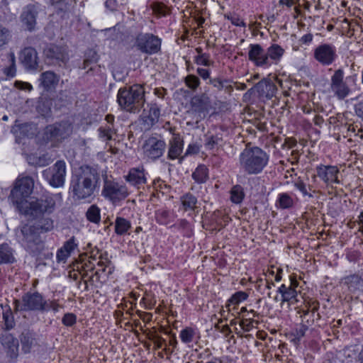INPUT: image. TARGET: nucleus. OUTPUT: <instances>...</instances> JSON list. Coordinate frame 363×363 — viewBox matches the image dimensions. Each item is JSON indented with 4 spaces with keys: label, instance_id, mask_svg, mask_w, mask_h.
Segmentation results:
<instances>
[{
    "label": "nucleus",
    "instance_id": "a878e982",
    "mask_svg": "<svg viewBox=\"0 0 363 363\" xmlns=\"http://www.w3.org/2000/svg\"><path fill=\"white\" fill-rule=\"evenodd\" d=\"M15 261L13 249L7 243L0 245V264H10Z\"/></svg>",
    "mask_w": 363,
    "mask_h": 363
},
{
    "label": "nucleus",
    "instance_id": "f03ea898",
    "mask_svg": "<svg viewBox=\"0 0 363 363\" xmlns=\"http://www.w3.org/2000/svg\"><path fill=\"white\" fill-rule=\"evenodd\" d=\"M267 154L258 147L245 148L240 156V164L242 169L249 174L260 173L267 164Z\"/></svg>",
    "mask_w": 363,
    "mask_h": 363
},
{
    "label": "nucleus",
    "instance_id": "bb28decb",
    "mask_svg": "<svg viewBox=\"0 0 363 363\" xmlns=\"http://www.w3.org/2000/svg\"><path fill=\"white\" fill-rule=\"evenodd\" d=\"M41 84L46 89H50L57 84L60 77L52 71L45 72L40 76Z\"/></svg>",
    "mask_w": 363,
    "mask_h": 363
},
{
    "label": "nucleus",
    "instance_id": "a18cd8bd",
    "mask_svg": "<svg viewBox=\"0 0 363 363\" xmlns=\"http://www.w3.org/2000/svg\"><path fill=\"white\" fill-rule=\"evenodd\" d=\"M185 83L189 88L195 90L199 86L200 81L196 76L189 74L185 77Z\"/></svg>",
    "mask_w": 363,
    "mask_h": 363
},
{
    "label": "nucleus",
    "instance_id": "cd10ccee",
    "mask_svg": "<svg viewBox=\"0 0 363 363\" xmlns=\"http://www.w3.org/2000/svg\"><path fill=\"white\" fill-rule=\"evenodd\" d=\"M344 283L348 286L350 291H354L360 287H363V279L357 274L345 277Z\"/></svg>",
    "mask_w": 363,
    "mask_h": 363
},
{
    "label": "nucleus",
    "instance_id": "f8f14e48",
    "mask_svg": "<svg viewBox=\"0 0 363 363\" xmlns=\"http://www.w3.org/2000/svg\"><path fill=\"white\" fill-rule=\"evenodd\" d=\"M72 125L67 121L55 123L46 128L45 134L48 139L62 141L72 133Z\"/></svg>",
    "mask_w": 363,
    "mask_h": 363
},
{
    "label": "nucleus",
    "instance_id": "8fccbe9b",
    "mask_svg": "<svg viewBox=\"0 0 363 363\" xmlns=\"http://www.w3.org/2000/svg\"><path fill=\"white\" fill-rule=\"evenodd\" d=\"M308 308L310 309V315L312 316V318H316L317 320L320 319V315L319 313H315L319 308V303L316 301H312L308 303Z\"/></svg>",
    "mask_w": 363,
    "mask_h": 363
},
{
    "label": "nucleus",
    "instance_id": "6ab92c4d",
    "mask_svg": "<svg viewBox=\"0 0 363 363\" xmlns=\"http://www.w3.org/2000/svg\"><path fill=\"white\" fill-rule=\"evenodd\" d=\"M249 60L254 62L257 66L268 65V55L259 44H251L248 53Z\"/></svg>",
    "mask_w": 363,
    "mask_h": 363
},
{
    "label": "nucleus",
    "instance_id": "7ed1b4c3",
    "mask_svg": "<svg viewBox=\"0 0 363 363\" xmlns=\"http://www.w3.org/2000/svg\"><path fill=\"white\" fill-rule=\"evenodd\" d=\"M117 101L119 106L129 112H138L145 103L144 88L139 84L121 88L118 92Z\"/></svg>",
    "mask_w": 363,
    "mask_h": 363
},
{
    "label": "nucleus",
    "instance_id": "79ce46f5",
    "mask_svg": "<svg viewBox=\"0 0 363 363\" xmlns=\"http://www.w3.org/2000/svg\"><path fill=\"white\" fill-rule=\"evenodd\" d=\"M297 291L295 289H294L291 286H290V288L287 291V292H285V294L281 298V302L288 301L291 303H295L298 301V299L297 298Z\"/></svg>",
    "mask_w": 363,
    "mask_h": 363
},
{
    "label": "nucleus",
    "instance_id": "9b49d317",
    "mask_svg": "<svg viewBox=\"0 0 363 363\" xmlns=\"http://www.w3.org/2000/svg\"><path fill=\"white\" fill-rule=\"evenodd\" d=\"M160 39L152 34L140 33L135 38V46L142 52L156 53L160 48Z\"/></svg>",
    "mask_w": 363,
    "mask_h": 363
},
{
    "label": "nucleus",
    "instance_id": "72a5a7b5",
    "mask_svg": "<svg viewBox=\"0 0 363 363\" xmlns=\"http://www.w3.org/2000/svg\"><path fill=\"white\" fill-rule=\"evenodd\" d=\"M182 201L185 211L194 210L196 208L197 199L194 195L186 194L182 196Z\"/></svg>",
    "mask_w": 363,
    "mask_h": 363
},
{
    "label": "nucleus",
    "instance_id": "393cba45",
    "mask_svg": "<svg viewBox=\"0 0 363 363\" xmlns=\"http://www.w3.org/2000/svg\"><path fill=\"white\" fill-rule=\"evenodd\" d=\"M72 0H52V4L56 9L58 15L65 18L71 10Z\"/></svg>",
    "mask_w": 363,
    "mask_h": 363
},
{
    "label": "nucleus",
    "instance_id": "bf43d9fd",
    "mask_svg": "<svg viewBox=\"0 0 363 363\" xmlns=\"http://www.w3.org/2000/svg\"><path fill=\"white\" fill-rule=\"evenodd\" d=\"M14 86L19 89L22 90H31L32 86L28 82H23L21 81H16Z\"/></svg>",
    "mask_w": 363,
    "mask_h": 363
},
{
    "label": "nucleus",
    "instance_id": "774afa93",
    "mask_svg": "<svg viewBox=\"0 0 363 363\" xmlns=\"http://www.w3.org/2000/svg\"><path fill=\"white\" fill-rule=\"evenodd\" d=\"M197 73L203 79H206L209 78V72L206 69L198 68Z\"/></svg>",
    "mask_w": 363,
    "mask_h": 363
},
{
    "label": "nucleus",
    "instance_id": "680f3d73",
    "mask_svg": "<svg viewBox=\"0 0 363 363\" xmlns=\"http://www.w3.org/2000/svg\"><path fill=\"white\" fill-rule=\"evenodd\" d=\"M354 112L363 121V101H360L354 105Z\"/></svg>",
    "mask_w": 363,
    "mask_h": 363
},
{
    "label": "nucleus",
    "instance_id": "1a4fd4ad",
    "mask_svg": "<svg viewBox=\"0 0 363 363\" xmlns=\"http://www.w3.org/2000/svg\"><path fill=\"white\" fill-rule=\"evenodd\" d=\"M43 177L53 187H61L65 184L66 175V164L62 160H58L55 164L43 172Z\"/></svg>",
    "mask_w": 363,
    "mask_h": 363
},
{
    "label": "nucleus",
    "instance_id": "ea45409f",
    "mask_svg": "<svg viewBox=\"0 0 363 363\" xmlns=\"http://www.w3.org/2000/svg\"><path fill=\"white\" fill-rule=\"evenodd\" d=\"M10 65L4 68V73L9 77H13L16 75V57L13 52L9 54Z\"/></svg>",
    "mask_w": 363,
    "mask_h": 363
},
{
    "label": "nucleus",
    "instance_id": "c9c22d12",
    "mask_svg": "<svg viewBox=\"0 0 363 363\" xmlns=\"http://www.w3.org/2000/svg\"><path fill=\"white\" fill-rule=\"evenodd\" d=\"M231 201L235 203H240L244 198L243 189L240 185H235L231 189Z\"/></svg>",
    "mask_w": 363,
    "mask_h": 363
},
{
    "label": "nucleus",
    "instance_id": "a211bd4d",
    "mask_svg": "<svg viewBox=\"0 0 363 363\" xmlns=\"http://www.w3.org/2000/svg\"><path fill=\"white\" fill-rule=\"evenodd\" d=\"M38 11L35 5L27 6L21 13V18L23 26L29 31H33L36 25Z\"/></svg>",
    "mask_w": 363,
    "mask_h": 363
},
{
    "label": "nucleus",
    "instance_id": "0e129e2a",
    "mask_svg": "<svg viewBox=\"0 0 363 363\" xmlns=\"http://www.w3.org/2000/svg\"><path fill=\"white\" fill-rule=\"evenodd\" d=\"M240 325L245 331H250L252 328V321H248L247 319L242 320L240 322Z\"/></svg>",
    "mask_w": 363,
    "mask_h": 363
},
{
    "label": "nucleus",
    "instance_id": "423d86ee",
    "mask_svg": "<svg viewBox=\"0 0 363 363\" xmlns=\"http://www.w3.org/2000/svg\"><path fill=\"white\" fill-rule=\"evenodd\" d=\"M15 309L16 311H43L45 299L38 292L27 293L22 296V303L15 300Z\"/></svg>",
    "mask_w": 363,
    "mask_h": 363
},
{
    "label": "nucleus",
    "instance_id": "c756f323",
    "mask_svg": "<svg viewBox=\"0 0 363 363\" xmlns=\"http://www.w3.org/2000/svg\"><path fill=\"white\" fill-rule=\"evenodd\" d=\"M194 179L199 184L206 182L208 179V169L205 165H199L192 174Z\"/></svg>",
    "mask_w": 363,
    "mask_h": 363
},
{
    "label": "nucleus",
    "instance_id": "ddd939ff",
    "mask_svg": "<svg viewBox=\"0 0 363 363\" xmlns=\"http://www.w3.org/2000/svg\"><path fill=\"white\" fill-rule=\"evenodd\" d=\"M330 81V89L339 99H344L349 95L350 89L344 80V72L342 69L334 72Z\"/></svg>",
    "mask_w": 363,
    "mask_h": 363
},
{
    "label": "nucleus",
    "instance_id": "c03bdc74",
    "mask_svg": "<svg viewBox=\"0 0 363 363\" xmlns=\"http://www.w3.org/2000/svg\"><path fill=\"white\" fill-rule=\"evenodd\" d=\"M247 298V294L243 291H238L233 294L231 298L228 300V303L226 307H229L230 304H239V303Z\"/></svg>",
    "mask_w": 363,
    "mask_h": 363
},
{
    "label": "nucleus",
    "instance_id": "09e8293b",
    "mask_svg": "<svg viewBox=\"0 0 363 363\" xmlns=\"http://www.w3.org/2000/svg\"><path fill=\"white\" fill-rule=\"evenodd\" d=\"M279 205L281 208H286L292 205L293 201L291 198L286 194H282L279 199Z\"/></svg>",
    "mask_w": 363,
    "mask_h": 363
},
{
    "label": "nucleus",
    "instance_id": "39448f33",
    "mask_svg": "<svg viewBox=\"0 0 363 363\" xmlns=\"http://www.w3.org/2000/svg\"><path fill=\"white\" fill-rule=\"evenodd\" d=\"M16 234L21 245L28 250L34 252L40 249L42 240L40 231L35 225L25 224L21 226L20 232Z\"/></svg>",
    "mask_w": 363,
    "mask_h": 363
},
{
    "label": "nucleus",
    "instance_id": "5701e85b",
    "mask_svg": "<svg viewBox=\"0 0 363 363\" xmlns=\"http://www.w3.org/2000/svg\"><path fill=\"white\" fill-rule=\"evenodd\" d=\"M20 340L22 345V350L24 353H29L32 347L36 344L34 334L29 330L23 331L21 333Z\"/></svg>",
    "mask_w": 363,
    "mask_h": 363
},
{
    "label": "nucleus",
    "instance_id": "9d476101",
    "mask_svg": "<svg viewBox=\"0 0 363 363\" xmlns=\"http://www.w3.org/2000/svg\"><path fill=\"white\" fill-rule=\"evenodd\" d=\"M102 195L115 203L126 198L128 192L125 185L109 180L106 176Z\"/></svg>",
    "mask_w": 363,
    "mask_h": 363
},
{
    "label": "nucleus",
    "instance_id": "2f4dec72",
    "mask_svg": "<svg viewBox=\"0 0 363 363\" xmlns=\"http://www.w3.org/2000/svg\"><path fill=\"white\" fill-rule=\"evenodd\" d=\"M284 49L277 44H273L270 46L266 55H268V60L270 58L274 60H279L284 54Z\"/></svg>",
    "mask_w": 363,
    "mask_h": 363
},
{
    "label": "nucleus",
    "instance_id": "b1692460",
    "mask_svg": "<svg viewBox=\"0 0 363 363\" xmlns=\"http://www.w3.org/2000/svg\"><path fill=\"white\" fill-rule=\"evenodd\" d=\"M160 116V108L156 105H152L150 108L148 115L143 118L145 128L149 129L157 123Z\"/></svg>",
    "mask_w": 363,
    "mask_h": 363
},
{
    "label": "nucleus",
    "instance_id": "3c124183",
    "mask_svg": "<svg viewBox=\"0 0 363 363\" xmlns=\"http://www.w3.org/2000/svg\"><path fill=\"white\" fill-rule=\"evenodd\" d=\"M303 315H301L302 318V324H306L308 327L312 325L314 323V318L310 315V309L308 308L306 311L303 310Z\"/></svg>",
    "mask_w": 363,
    "mask_h": 363
},
{
    "label": "nucleus",
    "instance_id": "a19ab883",
    "mask_svg": "<svg viewBox=\"0 0 363 363\" xmlns=\"http://www.w3.org/2000/svg\"><path fill=\"white\" fill-rule=\"evenodd\" d=\"M195 335L196 333L193 328H186L181 331L180 337L184 343H189L194 340Z\"/></svg>",
    "mask_w": 363,
    "mask_h": 363
},
{
    "label": "nucleus",
    "instance_id": "c85d7f7f",
    "mask_svg": "<svg viewBox=\"0 0 363 363\" xmlns=\"http://www.w3.org/2000/svg\"><path fill=\"white\" fill-rule=\"evenodd\" d=\"M182 145L179 140L174 138L170 143L168 157L172 160L177 158L182 152Z\"/></svg>",
    "mask_w": 363,
    "mask_h": 363
},
{
    "label": "nucleus",
    "instance_id": "4468645a",
    "mask_svg": "<svg viewBox=\"0 0 363 363\" xmlns=\"http://www.w3.org/2000/svg\"><path fill=\"white\" fill-rule=\"evenodd\" d=\"M166 144L156 137H150L145 140L143 150L145 155L153 160L160 157L165 150Z\"/></svg>",
    "mask_w": 363,
    "mask_h": 363
},
{
    "label": "nucleus",
    "instance_id": "5fc2aeb1",
    "mask_svg": "<svg viewBox=\"0 0 363 363\" xmlns=\"http://www.w3.org/2000/svg\"><path fill=\"white\" fill-rule=\"evenodd\" d=\"M208 56L206 55H201L196 57L195 62L198 65L209 66L211 65V62L208 60Z\"/></svg>",
    "mask_w": 363,
    "mask_h": 363
},
{
    "label": "nucleus",
    "instance_id": "f704fd0d",
    "mask_svg": "<svg viewBox=\"0 0 363 363\" xmlns=\"http://www.w3.org/2000/svg\"><path fill=\"white\" fill-rule=\"evenodd\" d=\"M222 138L218 135H209L208 133L205 135V146L208 149H213L222 142Z\"/></svg>",
    "mask_w": 363,
    "mask_h": 363
},
{
    "label": "nucleus",
    "instance_id": "f3484780",
    "mask_svg": "<svg viewBox=\"0 0 363 363\" xmlns=\"http://www.w3.org/2000/svg\"><path fill=\"white\" fill-rule=\"evenodd\" d=\"M255 90L261 97H265L271 99L277 91V87L275 84L269 79L264 78L257 83L250 90Z\"/></svg>",
    "mask_w": 363,
    "mask_h": 363
},
{
    "label": "nucleus",
    "instance_id": "49530a36",
    "mask_svg": "<svg viewBox=\"0 0 363 363\" xmlns=\"http://www.w3.org/2000/svg\"><path fill=\"white\" fill-rule=\"evenodd\" d=\"M10 37L9 29L0 25V48L8 43Z\"/></svg>",
    "mask_w": 363,
    "mask_h": 363
},
{
    "label": "nucleus",
    "instance_id": "f257e3e1",
    "mask_svg": "<svg viewBox=\"0 0 363 363\" xmlns=\"http://www.w3.org/2000/svg\"><path fill=\"white\" fill-rule=\"evenodd\" d=\"M99 184L100 174L98 170L89 165H82L73 174L70 189L77 199H86L93 196Z\"/></svg>",
    "mask_w": 363,
    "mask_h": 363
},
{
    "label": "nucleus",
    "instance_id": "052dcab7",
    "mask_svg": "<svg viewBox=\"0 0 363 363\" xmlns=\"http://www.w3.org/2000/svg\"><path fill=\"white\" fill-rule=\"evenodd\" d=\"M294 186L301 191L303 195H308V193L306 189V186L301 180H298L294 183Z\"/></svg>",
    "mask_w": 363,
    "mask_h": 363
},
{
    "label": "nucleus",
    "instance_id": "e433bc0d",
    "mask_svg": "<svg viewBox=\"0 0 363 363\" xmlns=\"http://www.w3.org/2000/svg\"><path fill=\"white\" fill-rule=\"evenodd\" d=\"M87 219L92 222L97 223L100 221V209L96 206H91L86 211Z\"/></svg>",
    "mask_w": 363,
    "mask_h": 363
},
{
    "label": "nucleus",
    "instance_id": "864d4df0",
    "mask_svg": "<svg viewBox=\"0 0 363 363\" xmlns=\"http://www.w3.org/2000/svg\"><path fill=\"white\" fill-rule=\"evenodd\" d=\"M60 307V305L55 303V301L45 300V303L43 307V311L52 310L54 312H57Z\"/></svg>",
    "mask_w": 363,
    "mask_h": 363
},
{
    "label": "nucleus",
    "instance_id": "412c9836",
    "mask_svg": "<svg viewBox=\"0 0 363 363\" xmlns=\"http://www.w3.org/2000/svg\"><path fill=\"white\" fill-rule=\"evenodd\" d=\"M191 106L195 112L199 113L208 112L211 106V101L207 94L203 93L192 97Z\"/></svg>",
    "mask_w": 363,
    "mask_h": 363
},
{
    "label": "nucleus",
    "instance_id": "e2e57ef3",
    "mask_svg": "<svg viewBox=\"0 0 363 363\" xmlns=\"http://www.w3.org/2000/svg\"><path fill=\"white\" fill-rule=\"evenodd\" d=\"M118 6V4L116 0H106L105 2V6L112 11L117 10Z\"/></svg>",
    "mask_w": 363,
    "mask_h": 363
},
{
    "label": "nucleus",
    "instance_id": "2eb2a0df",
    "mask_svg": "<svg viewBox=\"0 0 363 363\" xmlns=\"http://www.w3.org/2000/svg\"><path fill=\"white\" fill-rule=\"evenodd\" d=\"M314 57L321 64L329 65L335 61L337 55L335 49L333 45L323 44L315 48Z\"/></svg>",
    "mask_w": 363,
    "mask_h": 363
},
{
    "label": "nucleus",
    "instance_id": "603ef678",
    "mask_svg": "<svg viewBox=\"0 0 363 363\" xmlns=\"http://www.w3.org/2000/svg\"><path fill=\"white\" fill-rule=\"evenodd\" d=\"M62 322L66 326H72L76 323V315L73 313H66Z\"/></svg>",
    "mask_w": 363,
    "mask_h": 363
},
{
    "label": "nucleus",
    "instance_id": "37998d69",
    "mask_svg": "<svg viewBox=\"0 0 363 363\" xmlns=\"http://www.w3.org/2000/svg\"><path fill=\"white\" fill-rule=\"evenodd\" d=\"M36 227H38V230L47 232L52 229L53 228V221L49 218H45L38 220L36 224Z\"/></svg>",
    "mask_w": 363,
    "mask_h": 363
},
{
    "label": "nucleus",
    "instance_id": "4d7b16f0",
    "mask_svg": "<svg viewBox=\"0 0 363 363\" xmlns=\"http://www.w3.org/2000/svg\"><path fill=\"white\" fill-rule=\"evenodd\" d=\"M37 110L42 116H46L50 111V108L44 101H39L37 106Z\"/></svg>",
    "mask_w": 363,
    "mask_h": 363
},
{
    "label": "nucleus",
    "instance_id": "aec40b11",
    "mask_svg": "<svg viewBox=\"0 0 363 363\" xmlns=\"http://www.w3.org/2000/svg\"><path fill=\"white\" fill-rule=\"evenodd\" d=\"M20 60L26 68L35 69L38 66V54L36 50L30 47L25 48L20 54Z\"/></svg>",
    "mask_w": 363,
    "mask_h": 363
},
{
    "label": "nucleus",
    "instance_id": "de8ad7c7",
    "mask_svg": "<svg viewBox=\"0 0 363 363\" xmlns=\"http://www.w3.org/2000/svg\"><path fill=\"white\" fill-rule=\"evenodd\" d=\"M97 60L98 57L96 52H93L91 58H86L84 60L83 66L82 67V68L86 69L87 67H90L88 71L86 72L87 74H89L94 69L92 65L96 64L97 62Z\"/></svg>",
    "mask_w": 363,
    "mask_h": 363
},
{
    "label": "nucleus",
    "instance_id": "20e7f679",
    "mask_svg": "<svg viewBox=\"0 0 363 363\" xmlns=\"http://www.w3.org/2000/svg\"><path fill=\"white\" fill-rule=\"evenodd\" d=\"M33 187L34 180L30 177H18L16 180L9 198L19 211L24 210Z\"/></svg>",
    "mask_w": 363,
    "mask_h": 363
},
{
    "label": "nucleus",
    "instance_id": "7c9ffc66",
    "mask_svg": "<svg viewBox=\"0 0 363 363\" xmlns=\"http://www.w3.org/2000/svg\"><path fill=\"white\" fill-rule=\"evenodd\" d=\"M127 180L132 182L133 184H140L145 183L146 179L143 172L138 169H133L128 175Z\"/></svg>",
    "mask_w": 363,
    "mask_h": 363
},
{
    "label": "nucleus",
    "instance_id": "69168bd1",
    "mask_svg": "<svg viewBox=\"0 0 363 363\" xmlns=\"http://www.w3.org/2000/svg\"><path fill=\"white\" fill-rule=\"evenodd\" d=\"M3 318L5 321L6 328L7 329L11 328L13 327V320H12L11 314V313L10 314L4 313Z\"/></svg>",
    "mask_w": 363,
    "mask_h": 363
},
{
    "label": "nucleus",
    "instance_id": "4be33fe9",
    "mask_svg": "<svg viewBox=\"0 0 363 363\" xmlns=\"http://www.w3.org/2000/svg\"><path fill=\"white\" fill-rule=\"evenodd\" d=\"M338 173V169L333 166L318 167L317 169V175L320 177L325 183L334 182L339 184L340 180L337 177Z\"/></svg>",
    "mask_w": 363,
    "mask_h": 363
},
{
    "label": "nucleus",
    "instance_id": "0eeeda50",
    "mask_svg": "<svg viewBox=\"0 0 363 363\" xmlns=\"http://www.w3.org/2000/svg\"><path fill=\"white\" fill-rule=\"evenodd\" d=\"M55 202L51 196H44L30 201L28 206H24L26 213L31 216L38 217L45 213H50L54 211Z\"/></svg>",
    "mask_w": 363,
    "mask_h": 363
},
{
    "label": "nucleus",
    "instance_id": "4c0bfd02",
    "mask_svg": "<svg viewBox=\"0 0 363 363\" xmlns=\"http://www.w3.org/2000/svg\"><path fill=\"white\" fill-rule=\"evenodd\" d=\"M153 13L158 16H164L169 13V9L162 2H155L151 5Z\"/></svg>",
    "mask_w": 363,
    "mask_h": 363
},
{
    "label": "nucleus",
    "instance_id": "473e14b6",
    "mask_svg": "<svg viewBox=\"0 0 363 363\" xmlns=\"http://www.w3.org/2000/svg\"><path fill=\"white\" fill-rule=\"evenodd\" d=\"M130 228V223L126 219L118 217L116 220L115 231L118 235L125 233Z\"/></svg>",
    "mask_w": 363,
    "mask_h": 363
},
{
    "label": "nucleus",
    "instance_id": "58836bf2",
    "mask_svg": "<svg viewBox=\"0 0 363 363\" xmlns=\"http://www.w3.org/2000/svg\"><path fill=\"white\" fill-rule=\"evenodd\" d=\"M113 133H116V131L111 125L101 126L99 128V137L105 141L112 140Z\"/></svg>",
    "mask_w": 363,
    "mask_h": 363
},
{
    "label": "nucleus",
    "instance_id": "338daca9",
    "mask_svg": "<svg viewBox=\"0 0 363 363\" xmlns=\"http://www.w3.org/2000/svg\"><path fill=\"white\" fill-rule=\"evenodd\" d=\"M308 327L306 324H302L298 330H296V336L299 340L301 337L305 335L306 331L308 330Z\"/></svg>",
    "mask_w": 363,
    "mask_h": 363
},
{
    "label": "nucleus",
    "instance_id": "13d9d810",
    "mask_svg": "<svg viewBox=\"0 0 363 363\" xmlns=\"http://www.w3.org/2000/svg\"><path fill=\"white\" fill-rule=\"evenodd\" d=\"M76 246L77 245L74 243V238L72 237L65 243L63 248L65 250L67 254L69 255V253L74 249Z\"/></svg>",
    "mask_w": 363,
    "mask_h": 363
},
{
    "label": "nucleus",
    "instance_id": "dca6fc26",
    "mask_svg": "<svg viewBox=\"0 0 363 363\" xmlns=\"http://www.w3.org/2000/svg\"><path fill=\"white\" fill-rule=\"evenodd\" d=\"M0 343L8 357L11 360L17 358L18 355V340L11 333L5 332L0 335Z\"/></svg>",
    "mask_w": 363,
    "mask_h": 363
},
{
    "label": "nucleus",
    "instance_id": "6e6d98bb",
    "mask_svg": "<svg viewBox=\"0 0 363 363\" xmlns=\"http://www.w3.org/2000/svg\"><path fill=\"white\" fill-rule=\"evenodd\" d=\"M228 80L222 81L220 78L211 79L209 81V83L212 84L214 87L217 88L218 90H221L224 88L225 83H228Z\"/></svg>",
    "mask_w": 363,
    "mask_h": 363
},
{
    "label": "nucleus",
    "instance_id": "6e6552de",
    "mask_svg": "<svg viewBox=\"0 0 363 363\" xmlns=\"http://www.w3.org/2000/svg\"><path fill=\"white\" fill-rule=\"evenodd\" d=\"M44 55L48 64L54 65H65L69 60L67 47L50 44L44 49Z\"/></svg>",
    "mask_w": 363,
    "mask_h": 363
}]
</instances>
